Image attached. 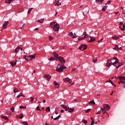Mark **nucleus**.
I'll return each mask as SVG.
<instances>
[{
  "mask_svg": "<svg viewBox=\"0 0 125 125\" xmlns=\"http://www.w3.org/2000/svg\"><path fill=\"white\" fill-rule=\"evenodd\" d=\"M111 2H112V1L109 0V1H107V2L106 3L107 4H110V3H111Z\"/></svg>",
  "mask_w": 125,
  "mask_h": 125,
  "instance_id": "obj_49",
  "label": "nucleus"
},
{
  "mask_svg": "<svg viewBox=\"0 0 125 125\" xmlns=\"http://www.w3.org/2000/svg\"><path fill=\"white\" fill-rule=\"evenodd\" d=\"M14 1V0H6L5 2L6 3H8L9 4H10L11 2H13Z\"/></svg>",
  "mask_w": 125,
  "mask_h": 125,
  "instance_id": "obj_18",
  "label": "nucleus"
},
{
  "mask_svg": "<svg viewBox=\"0 0 125 125\" xmlns=\"http://www.w3.org/2000/svg\"><path fill=\"white\" fill-rule=\"evenodd\" d=\"M61 113H64V110L63 109L61 110Z\"/></svg>",
  "mask_w": 125,
  "mask_h": 125,
  "instance_id": "obj_57",
  "label": "nucleus"
},
{
  "mask_svg": "<svg viewBox=\"0 0 125 125\" xmlns=\"http://www.w3.org/2000/svg\"><path fill=\"white\" fill-rule=\"evenodd\" d=\"M103 4H104L105 5L104 7H106V5H107V4H108L106 3H103Z\"/></svg>",
  "mask_w": 125,
  "mask_h": 125,
  "instance_id": "obj_59",
  "label": "nucleus"
},
{
  "mask_svg": "<svg viewBox=\"0 0 125 125\" xmlns=\"http://www.w3.org/2000/svg\"><path fill=\"white\" fill-rule=\"evenodd\" d=\"M61 107H62V108H63V109H64L65 111H68V107H67L66 105L61 104Z\"/></svg>",
  "mask_w": 125,
  "mask_h": 125,
  "instance_id": "obj_14",
  "label": "nucleus"
},
{
  "mask_svg": "<svg viewBox=\"0 0 125 125\" xmlns=\"http://www.w3.org/2000/svg\"><path fill=\"white\" fill-rule=\"evenodd\" d=\"M102 112H103V115H104V114H105V113H106L107 115H108V113H107V112H106V110H104V111H103Z\"/></svg>",
  "mask_w": 125,
  "mask_h": 125,
  "instance_id": "obj_47",
  "label": "nucleus"
},
{
  "mask_svg": "<svg viewBox=\"0 0 125 125\" xmlns=\"http://www.w3.org/2000/svg\"><path fill=\"white\" fill-rule=\"evenodd\" d=\"M10 64L12 65V67H14V66L16 65V62H11Z\"/></svg>",
  "mask_w": 125,
  "mask_h": 125,
  "instance_id": "obj_21",
  "label": "nucleus"
},
{
  "mask_svg": "<svg viewBox=\"0 0 125 125\" xmlns=\"http://www.w3.org/2000/svg\"><path fill=\"white\" fill-rule=\"evenodd\" d=\"M30 98H31L30 102H33V101H34V98L30 97Z\"/></svg>",
  "mask_w": 125,
  "mask_h": 125,
  "instance_id": "obj_48",
  "label": "nucleus"
},
{
  "mask_svg": "<svg viewBox=\"0 0 125 125\" xmlns=\"http://www.w3.org/2000/svg\"><path fill=\"white\" fill-rule=\"evenodd\" d=\"M53 120H54L55 121H56V120H59V118H58V117H56V118H54L53 119Z\"/></svg>",
  "mask_w": 125,
  "mask_h": 125,
  "instance_id": "obj_52",
  "label": "nucleus"
},
{
  "mask_svg": "<svg viewBox=\"0 0 125 125\" xmlns=\"http://www.w3.org/2000/svg\"><path fill=\"white\" fill-rule=\"evenodd\" d=\"M113 81L112 80H109V83H112Z\"/></svg>",
  "mask_w": 125,
  "mask_h": 125,
  "instance_id": "obj_58",
  "label": "nucleus"
},
{
  "mask_svg": "<svg viewBox=\"0 0 125 125\" xmlns=\"http://www.w3.org/2000/svg\"><path fill=\"white\" fill-rule=\"evenodd\" d=\"M36 110H37V111H42V110H41V108H40V106H38L37 107Z\"/></svg>",
  "mask_w": 125,
  "mask_h": 125,
  "instance_id": "obj_42",
  "label": "nucleus"
},
{
  "mask_svg": "<svg viewBox=\"0 0 125 125\" xmlns=\"http://www.w3.org/2000/svg\"><path fill=\"white\" fill-rule=\"evenodd\" d=\"M18 88H17V87H15L14 89V93H16L17 92H18Z\"/></svg>",
  "mask_w": 125,
  "mask_h": 125,
  "instance_id": "obj_30",
  "label": "nucleus"
},
{
  "mask_svg": "<svg viewBox=\"0 0 125 125\" xmlns=\"http://www.w3.org/2000/svg\"><path fill=\"white\" fill-rule=\"evenodd\" d=\"M55 114L56 115H58V112L57 111H56V110H55Z\"/></svg>",
  "mask_w": 125,
  "mask_h": 125,
  "instance_id": "obj_61",
  "label": "nucleus"
},
{
  "mask_svg": "<svg viewBox=\"0 0 125 125\" xmlns=\"http://www.w3.org/2000/svg\"><path fill=\"white\" fill-rule=\"evenodd\" d=\"M27 57H28V56L24 55V56H23V58H24V59H25V60H26Z\"/></svg>",
  "mask_w": 125,
  "mask_h": 125,
  "instance_id": "obj_50",
  "label": "nucleus"
},
{
  "mask_svg": "<svg viewBox=\"0 0 125 125\" xmlns=\"http://www.w3.org/2000/svg\"><path fill=\"white\" fill-rule=\"evenodd\" d=\"M58 59L59 60V62H61L62 64L65 63V60H64V58H63V57L60 56L59 57Z\"/></svg>",
  "mask_w": 125,
  "mask_h": 125,
  "instance_id": "obj_11",
  "label": "nucleus"
},
{
  "mask_svg": "<svg viewBox=\"0 0 125 125\" xmlns=\"http://www.w3.org/2000/svg\"><path fill=\"white\" fill-rule=\"evenodd\" d=\"M54 84L56 87H57V88H59V87H60V86L59 85V83L56 82V81L54 82Z\"/></svg>",
  "mask_w": 125,
  "mask_h": 125,
  "instance_id": "obj_15",
  "label": "nucleus"
},
{
  "mask_svg": "<svg viewBox=\"0 0 125 125\" xmlns=\"http://www.w3.org/2000/svg\"><path fill=\"white\" fill-rule=\"evenodd\" d=\"M9 24V21H5V23L2 25V28L3 29H6L7 28V25Z\"/></svg>",
  "mask_w": 125,
  "mask_h": 125,
  "instance_id": "obj_13",
  "label": "nucleus"
},
{
  "mask_svg": "<svg viewBox=\"0 0 125 125\" xmlns=\"http://www.w3.org/2000/svg\"><path fill=\"white\" fill-rule=\"evenodd\" d=\"M20 109H27V107L26 106H23L22 105H21L20 106Z\"/></svg>",
  "mask_w": 125,
  "mask_h": 125,
  "instance_id": "obj_36",
  "label": "nucleus"
},
{
  "mask_svg": "<svg viewBox=\"0 0 125 125\" xmlns=\"http://www.w3.org/2000/svg\"><path fill=\"white\" fill-rule=\"evenodd\" d=\"M86 41L88 42H95V38L91 36H88L86 38Z\"/></svg>",
  "mask_w": 125,
  "mask_h": 125,
  "instance_id": "obj_6",
  "label": "nucleus"
},
{
  "mask_svg": "<svg viewBox=\"0 0 125 125\" xmlns=\"http://www.w3.org/2000/svg\"><path fill=\"white\" fill-rule=\"evenodd\" d=\"M19 49H20V50H21V51H22V50H23V48H21L20 47H19Z\"/></svg>",
  "mask_w": 125,
  "mask_h": 125,
  "instance_id": "obj_55",
  "label": "nucleus"
},
{
  "mask_svg": "<svg viewBox=\"0 0 125 125\" xmlns=\"http://www.w3.org/2000/svg\"><path fill=\"white\" fill-rule=\"evenodd\" d=\"M119 79V80H123V81H125V77H119L117 78V79Z\"/></svg>",
  "mask_w": 125,
  "mask_h": 125,
  "instance_id": "obj_23",
  "label": "nucleus"
},
{
  "mask_svg": "<svg viewBox=\"0 0 125 125\" xmlns=\"http://www.w3.org/2000/svg\"><path fill=\"white\" fill-rule=\"evenodd\" d=\"M122 25H123V22H120V26H119V27H120V29H121V28Z\"/></svg>",
  "mask_w": 125,
  "mask_h": 125,
  "instance_id": "obj_46",
  "label": "nucleus"
},
{
  "mask_svg": "<svg viewBox=\"0 0 125 125\" xmlns=\"http://www.w3.org/2000/svg\"><path fill=\"white\" fill-rule=\"evenodd\" d=\"M43 21H44V19H41V20H38V22L39 23H43Z\"/></svg>",
  "mask_w": 125,
  "mask_h": 125,
  "instance_id": "obj_22",
  "label": "nucleus"
},
{
  "mask_svg": "<svg viewBox=\"0 0 125 125\" xmlns=\"http://www.w3.org/2000/svg\"><path fill=\"white\" fill-rule=\"evenodd\" d=\"M18 50H19V47H18L16 48L15 52L18 53Z\"/></svg>",
  "mask_w": 125,
  "mask_h": 125,
  "instance_id": "obj_38",
  "label": "nucleus"
},
{
  "mask_svg": "<svg viewBox=\"0 0 125 125\" xmlns=\"http://www.w3.org/2000/svg\"><path fill=\"white\" fill-rule=\"evenodd\" d=\"M59 1H60V0H58L57 1V3L56 4H55V6H60V5L61 4V2H59Z\"/></svg>",
  "mask_w": 125,
  "mask_h": 125,
  "instance_id": "obj_20",
  "label": "nucleus"
},
{
  "mask_svg": "<svg viewBox=\"0 0 125 125\" xmlns=\"http://www.w3.org/2000/svg\"><path fill=\"white\" fill-rule=\"evenodd\" d=\"M1 119H4V120H8V117L7 116H1Z\"/></svg>",
  "mask_w": 125,
  "mask_h": 125,
  "instance_id": "obj_25",
  "label": "nucleus"
},
{
  "mask_svg": "<svg viewBox=\"0 0 125 125\" xmlns=\"http://www.w3.org/2000/svg\"><path fill=\"white\" fill-rule=\"evenodd\" d=\"M101 111H98L97 113H96V114L97 115H98V114H101Z\"/></svg>",
  "mask_w": 125,
  "mask_h": 125,
  "instance_id": "obj_53",
  "label": "nucleus"
},
{
  "mask_svg": "<svg viewBox=\"0 0 125 125\" xmlns=\"http://www.w3.org/2000/svg\"><path fill=\"white\" fill-rule=\"evenodd\" d=\"M87 35V34H86V32H83V34L78 38L79 41H83V40H84V39L86 38Z\"/></svg>",
  "mask_w": 125,
  "mask_h": 125,
  "instance_id": "obj_7",
  "label": "nucleus"
},
{
  "mask_svg": "<svg viewBox=\"0 0 125 125\" xmlns=\"http://www.w3.org/2000/svg\"><path fill=\"white\" fill-rule=\"evenodd\" d=\"M17 98H20V95H18L17 97Z\"/></svg>",
  "mask_w": 125,
  "mask_h": 125,
  "instance_id": "obj_60",
  "label": "nucleus"
},
{
  "mask_svg": "<svg viewBox=\"0 0 125 125\" xmlns=\"http://www.w3.org/2000/svg\"><path fill=\"white\" fill-rule=\"evenodd\" d=\"M68 83H72V80L71 79H69Z\"/></svg>",
  "mask_w": 125,
  "mask_h": 125,
  "instance_id": "obj_51",
  "label": "nucleus"
},
{
  "mask_svg": "<svg viewBox=\"0 0 125 125\" xmlns=\"http://www.w3.org/2000/svg\"><path fill=\"white\" fill-rule=\"evenodd\" d=\"M123 28H120L121 30H122V31H125V24H123Z\"/></svg>",
  "mask_w": 125,
  "mask_h": 125,
  "instance_id": "obj_37",
  "label": "nucleus"
},
{
  "mask_svg": "<svg viewBox=\"0 0 125 125\" xmlns=\"http://www.w3.org/2000/svg\"><path fill=\"white\" fill-rule=\"evenodd\" d=\"M103 108H101V110L103 112V111H109L110 110V106L107 104H104L103 105Z\"/></svg>",
  "mask_w": 125,
  "mask_h": 125,
  "instance_id": "obj_4",
  "label": "nucleus"
},
{
  "mask_svg": "<svg viewBox=\"0 0 125 125\" xmlns=\"http://www.w3.org/2000/svg\"><path fill=\"white\" fill-rule=\"evenodd\" d=\"M50 27L53 28V30L55 32H58L59 31V29H60V26L58 23H56L55 21H52L50 24Z\"/></svg>",
  "mask_w": 125,
  "mask_h": 125,
  "instance_id": "obj_2",
  "label": "nucleus"
},
{
  "mask_svg": "<svg viewBox=\"0 0 125 125\" xmlns=\"http://www.w3.org/2000/svg\"><path fill=\"white\" fill-rule=\"evenodd\" d=\"M19 95H20V97H21V96H22V97H25V96H23V94H22L21 93H20Z\"/></svg>",
  "mask_w": 125,
  "mask_h": 125,
  "instance_id": "obj_45",
  "label": "nucleus"
},
{
  "mask_svg": "<svg viewBox=\"0 0 125 125\" xmlns=\"http://www.w3.org/2000/svg\"><path fill=\"white\" fill-rule=\"evenodd\" d=\"M53 55L54 57H52L48 59L49 61H54V60H56V58H58V54L56 52H54Z\"/></svg>",
  "mask_w": 125,
  "mask_h": 125,
  "instance_id": "obj_5",
  "label": "nucleus"
},
{
  "mask_svg": "<svg viewBox=\"0 0 125 125\" xmlns=\"http://www.w3.org/2000/svg\"><path fill=\"white\" fill-rule=\"evenodd\" d=\"M87 48V45L86 44H82L79 47L80 50H81L82 51H83V50H85Z\"/></svg>",
  "mask_w": 125,
  "mask_h": 125,
  "instance_id": "obj_8",
  "label": "nucleus"
},
{
  "mask_svg": "<svg viewBox=\"0 0 125 125\" xmlns=\"http://www.w3.org/2000/svg\"><path fill=\"white\" fill-rule=\"evenodd\" d=\"M113 40H115V41H117V40H119V39H121V38H123V36L120 35H114L113 36L111 37Z\"/></svg>",
  "mask_w": 125,
  "mask_h": 125,
  "instance_id": "obj_10",
  "label": "nucleus"
},
{
  "mask_svg": "<svg viewBox=\"0 0 125 125\" xmlns=\"http://www.w3.org/2000/svg\"><path fill=\"white\" fill-rule=\"evenodd\" d=\"M10 110L12 112V113H14V110H15L14 107L13 106L11 107L10 108Z\"/></svg>",
  "mask_w": 125,
  "mask_h": 125,
  "instance_id": "obj_34",
  "label": "nucleus"
},
{
  "mask_svg": "<svg viewBox=\"0 0 125 125\" xmlns=\"http://www.w3.org/2000/svg\"><path fill=\"white\" fill-rule=\"evenodd\" d=\"M22 123L24 125H28V122L27 121H23Z\"/></svg>",
  "mask_w": 125,
  "mask_h": 125,
  "instance_id": "obj_39",
  "label": "nucleus"
},
{
  "mask_svg": "<svg viewBox=\"0 0 125 125\" xmlns=\"http://www.w3.org/2000/svg\"><path fill=\"white\" fill-rule=\"evenodd\" d=\"M49 41H52V40H53V38L51 36H49Z\"/></svg>",
  "mask_w": 125,
  "mask_h": 125,
  "instance_id": "obj_43",
  "label": "nucleus"
},
{
  "mask_svg": "<svg viewBox=\"0 0 125 125\" xmlns=\"http://www.w3.org/2000/svg\"><path fill=\"white\" fill-rule=\"evenodd\" d=\"M82 123H83V124H85V125L87 124V121L85 119H83L82 120Z\"/></svg>",
  "mask_w": 125,
  "mask_h": 125,
  "instance_id": "obj_29",
  "label": "nucleus"
},
{
  "mask_svg": "<svg viewBox=\"0 0 125 125\" xmlns=\"http://www.w3.org/2000/svg\"><path fill=\"white\" fill-rule=\"evenodd\" d=\"M91 120L92 121L91 123V125H94V119H93V117H91Z\"/></svg>",
  "mask_w": 125,
  "mask_h": 125,
  "instance_id": "obj_24",
  "label": "nucleus"
},
{
  "mask_svg": "<svg viewBox=\"0 0 125 125\" xmlns=\"http://www.w3.org/2000/svg\"><path fill=\"white\" fill-rule=\"evenodd\" d=\"M102 41H103V39H101L100 41H98V42H101Z\"/></svg>",
  "mask_w": 125,
  "mask_h": 125,
  "instance_id": "obj_54",
  "label": "nucleus"
},
{
  "mask_svg": "<svg viewBox=\"0 0 125 125\" xmlns=\"http://www.w3.org/2000/svg\"><path fill=\"white\" fill-rule=\"evenodd\" d=\"M106 9H107V7H104L102 8L103 11H106Z\"/></svg>",
  "mask_w": 125,
  "mask_h": 125,
  "instance_id": "obj_40",
  "label": "nucleus"
},
{
  "mask_svg": "<svg viewBox=\"0 0 125 125\" xmlns=\"http://www.w3.org/2000/svg\"><path fill=\"white\" fill-rule=\"evenodd\" d=\"M45 102H46L45 100H44L43 101V103H45Z\"/></svg>",
  "mask_w": 125,
  "mask_h": 125,
  "instance_id": "obj_64",
  "label": "nucleus"
},
{
  "mask_svg": "<svg viewBox=\"0 0 125 125\" xmlns=\"http://www.w3.org/2000/svg\"><path fill=\"white\" fill-rule=\"evenodd\" d=\"M58 117V119H60V117H61V116H60V115H59L58 116H57Z\"/></svg>",
  "mask_w": 125,
  "mask_h": 125,
  "instance_id": "obj_63",
  "label": "nucleus"
},
{
  "mask_svg": "<svg viewBox=\"0 0 125 125\" xmlns=\"http://www.w3.org/2000/svg\"><path fill=\"white\" fill-rule=\"evenodd\" d=\"M83 15H87L88 14V10H86L83 12Z\"/></svg>",
  "mask_w": 125,
  "mask_h": 125,
  "instance_id": "obj_26",
  "label": "nucleus"
},
{
  "mask_svg": "<svg viewBox=\"0 0 125 125\" xmlns=\"http://www.w3.org/2000/svg\"><path fill=\"white\" fill-rule=\"evenodd\" d=\"M119 61V60L117 57H113V59L107 61L106 66V67H110L111 65H113L117 69H119L121 67Z\"/></svg>",
  "mask_w": 125,
  "mask_h": 125,
  "instance_id": "obj_1",
  "label": "nucleus"
},
{
  "mask_svg": "<svg viewBox=\"0 0 125 125\" xmlns=\"http://www.w3.org/2000/svg\"><path fill=\"white\" fill-rule=\"evenodd\" d=\"M18 118H19V119H23V118H24V116H23V114H20L19 115V117H18Z\"/></svg>",
  "mask_w": 125,
  "mask_h": 125,
  "instance_id": "obj_31",
  "label": "nucleus"
},
{
  "mask_svg": "<svg viewBox=\"0 0 125 125\" xmlns=\"http://www.w3.org/2000/svg\"><path fill=\"white\" fill-rule=\"evenodd\" d=\"M64 69H67V67L65 66V65L59 63L57 66L56 71L57 72H59L60 73L62 72Z\"/></svg>",
  "mask_w": 125,
  "mask_h": 125,
  "instance_id": "obj_3",
  "label": "nucleus"
},
{
  "mask_svg": "<svg viewBox=\"0 0 125 125\" xmlns=\"http://www.w3.org/2000/svg\"><path fill=\"white\" fill-rule=\"evenodd\" d=\"M35 31H39V28H36L35 29Z\"/></svg>",
  "mask_w": 125,
  "mask_h": 125,
  "instance_id": "obj_56",
  "label": "nucleus"
},
{
  "mask_svg": "<svg viewBox=\"0 0 125 125\" xmlns=\"http://www.w3.org/2000/svg\"><path fill=\"white\" fill-rule=\"evenodd\" d=\"M88 104H94V105H95V102L94 101H91L89 102Z\"/></svg>",
  "mask_w": 125,
  "mask_h": 125,
  "instance_id": "obj_33",
  "label": "nucleus"
},
{
  "mask_svg": "<svg viewBox=\"0 0 125 125\" xmlns=\"http://www.w3.org/2000/svg\"><path fill=\"white\" fill-rule=\"evenodd\" d=\"M69 36L73 38V39H76V38H77V37H75V35H74V34H73V32H72L69 33Z\"/></svg>",
  "mask_w": 125,
  "mask_h": 125,
  "instance_id": "obj_17",
  "label": "nucleus"
},
{
  "mask_svg": "<svg viewBox=\"0 0 125 125\" xmlns=\"http://www.w3.org/2000/svg\"><path fill=\"white\" fill-rule=\"evenodd\" d=\"M90 111H91V109L89 108V109L86 110L85 113H88V112H90Z\"/></svg>",
  "mask_w": 125,
  "mask_h": 125,
  "instance_id": "obj_41",
  "label": "nucleus"
},
{
  "mask_svg": "<svg viewBox=\"0 0 125 125\" xmlns=\"http://www.w3.org/2000/svg\"><path fill=\"white\" fill-rule=\"evenodd\" d=\"M46 112H50V107L48 106L46 108Z\"/></svg>",
  "mask_w": 125,
  "mask_h": 125,
  "instance_id": "obj_28",
  "label": "nucleus"
},
{
  "mask_svg": "<svg viewBox=\"0 0 125 125\" xmlns=\"http://www.w3.org/2000/svg\"><path fill=\"white\" fill-rule=\"evenodd\" d=\"M43 78L44 79H46V80H47V81H49L51 79V76L49 74H45L43 76Z\"/></svg>",
  "mask_w": 125,
  "mask_h": 125,
  "instance_id": "obj_12",
  "label": "nucleus"
},
{
  "mask_svg": "<svg viewBox=\"0 0 125 125\" xmlns=\"http://www.w3.org/2000/svg\"><path fill=\"white\" fill-rule=\"evenodd\" d=\"M68 112L69 113H73V112L74 111H75V109L74 108H72L71 107H68Z\"/></svg>",
  "mask_w": 125,
  "mask_h": 125,
  "instance_id": "obj_16",
  "label": "nucleus"
},
{
  "mask_svg": "<svg viewBox=\"0 0 125 125\" xmlns=\"http://www.w3.org/2000/svg\"><path fill=\"white\" fill-rule=\"evenodd\" d=\"M69 80H70V79H69L68 78H66L63 79V81L64 82H69Z\"/></svg>",
  "mask_w": 125,
  "mask_h": 125,
  "instance_id": "obj_32",
  "label": "nucleus"
},
{
  "mask_svg": "<svg viewBox=\"0 0 125 125\" xmlns=\"http://www.w3.org/2000/svg\"><path fill=\"white\" fill-rule=\"evenodd\" d=\"M104 1V0H96V2L97 4L102 3Z\"/></svg>",
  "mask_w": 125,
  "mask_h": 125,
  "instance_id": "obj_19",
  "label": "nucleus"
},
{
  "mask_svg": "<svg viewBox=\"0 0 125 125\" xmlns=\"http://www.w3.org/2000/svg\"><path fill=\"white\" fill-rule=\"evenodd\" d=\"M113 93H114V91H112V93L110 94V95L111 96L113 95Z\"/></svg>",
  "mask_w": 125,
  "mask_h": 125,
  "instance_id": "obj_62",
  "label": "nucleus"
},
{
  "mask_svg": "<svg viewBox=\"0 0 125 125\" xmlns=\"http://www.w3.org/2000/svg\"><path fill=\"white\" fill-rule=\"evenodd\" d=\"M32 10H33V8H30L27 12L28 14H30V13H31V11H32Z\"/></svg>",
  "mask_w": 125,
  "mask_h": 125,
  "instance_id": "obj_35",
  "label": "nucleus"
},
{
  "mask_svg": "<svg viewBox=\"0 0 125 125\" xmlns=\"http://www.w3.org/2000/svg\"><path fill=\"white\" fill-rule=\"evenodd\" d=\"M114 45L115 46L116 50H119V49H121V48H119L117 44H115Z\"/></svg>",
  "mask_w": 125,
  "mask_h": 125,
  "instance_id": "obj_27",
  "label": "nucleus"
},
{
  "mask_svg": "<svg viewBox=\"0 0 125 125\" xmlns=\"http://www.w3.org/2000/svg\"><path fill=\"white\" fill-rule=\"evenodd\" d=\"M35 57L34 55L27 56L26 58V61H32L33 59H35Z\"/></svg>",
  "mask_w": 125,
  "mask_h": 125,
  "instance_id": "obj_9",
  "label": "nucleus"
},
{
  "mask_svg": "<svg viewBox=\"0 0 125 125\" xmlns=\"http://www.w3.org/2000/svg\"><path fill=\"white\" fill-rule=\"evenodd\" d=\"M92 62L93 63H96V62H97V59H94L92 60Z\"/></svg>",
  "mask_w": 125,
  "mask_h": 125,
  "instance_id": "obj_44",
  "label": "nucleus"
}]
</instances>
